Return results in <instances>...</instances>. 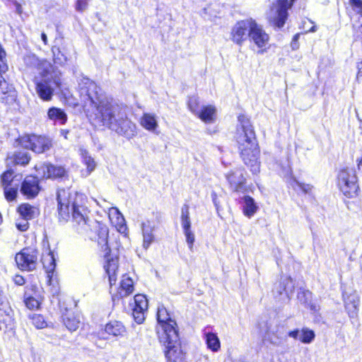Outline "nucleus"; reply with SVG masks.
I'll list each match as a JSON object with an SVG mask.
<instances>
[{
	"label": "nucleus",
	"mask_w": 362,
	"mask_h": 362,
	"mask_svg": "<svg viewBox=\"0 0 362 362\" xmlns=\"http://www.w3.org/2000/svg\"><path fill=\"white\" fill-rule=\"evenodd\" d=\"M183 233L185 235L186 242L189 246V248L190 249V250H192L193 245L195 240L193 232L192 231V230H188L183 231Z\"/></svg>",
	"instance_id": "49530a36"
},
{
	"label": "nucleus",
	"mask_w": 362,
	"mask_h": 362,
	"mask_svg": "<svg viewBox=\"0 0 362 362\" xmlns=\"http://www.w3.org/2000/svg\"><path fill=\"white\" fill-rule=\"evenodd\" d=\"M62 57H64V59H63V60H62V61H63V62H64V61H66V58L64 57V54H62Z\"/></svg>",
	"instance_id": "0e129e2a"
},
{
	"label": "nucleus",
	"mask_w": 362,
	"mask_h": 362,
	"mask_svg": "<svg viewBox=\"0 0 362 362\" xmlns=\"http://www.w3.org/2000/svg\"><path fill=\"white\" fill-rule=\"evenodd\" d=\"M13 173L12 171H7L2 175L1 182L3 187H5V185H10V184L15 180L21 181V178H18L16 175L13 176Z\"/></svg>",
	"instance_id": "ea45409f"
},
{
	"label": "nucleus",
	"mask_w": 362,
	"mask_h": 362,
	"mask_svg": "<svg viewBox=\"0 0 362 362\" xmlns=\"http://www.w3.org/2000/svg\"><path fill=\"white\" fill-rule=\"evenodd\" d=\"M205 358H206V360H208V359H209V357H208L207 356H205Z\"/></svg>",
	"instance_id": "774afa93"
},
{
	"label": "nucleus",
	"mask_w": 362,
	"mask_h": 362,
	"mask_svg": "<svg viewBox=\"0 0 362 362\" xmlns=\"http://www.w3.org/2000/svg\"><path fill=\"white\" fill-rule=\"evenodd\" d=\"M350 4L354 11L360 16L362 15V1L361 0H350Z\"/></svg>",
	"instance_id": "de8ad7c7"
},
{
	"label": "nucleus",
	"mask_w": 362,
	"mask_h": 362,
	"mask_svg": "<svg viewBox=\"0 0 362 362\" xmlns=\"http://www.w3.org/2000/svg\"><path fill=\"white\" fill-rule=\"evenodd\" d=\"M23 62L25 65L29 69L36 67L40 75L42 74L44 72L42 69H41L42 64L44 62H49L47 60H40L34 54H25L23 57Z\"/></svg>",
	"instance_id": "b1692460"
},
{
	"label": "nucleus",
	"mask_w": 362,
	"mask_h": 362,
	"mask_svg": "<svg viewBox=\"0 0 362 362\" xmlns=\"http://www.w3.org/2000/svg\"><path fill=\"white\" fill-rule=\"evenodd\" d=\"M38 174L44 178H59L66 174L65 169L62 166H55L51 164H43L37 168Z\"/></svg>",
	"instance_id": "f3484780"
},
{
	"label": "nucleus",
	"mask_w": 362,
	"mask_h": 362,
	"mask_svg": "<svg viewBox=\"0 0 362 362\" xmlns=\"http://www.w3.org/2000/svg\"><path fill=\"white\" fill-rule=\"evenodd\" d=\"M1 318H2L1 320L6 324V328H11L13 326L14 318L13 317V311L11 309H9L6 313V317L5 319L3 318L2 315H0V319Z\"/></svg>",
	"instance_id": "37998d69"
},
{
	"label": "nucleus",
	"mask_w": 362,
	"mask_h": 362,
	"mask_svg": "<svg viewBox=\"0 0 362 362\" xmlns=\"http://www.w3.org/2000/svg\"><path fill=\"white\" fill-rule=\"evenodd\" d=\"M292 5L288 0H278L269 16V23L277 28H282L288 17V10Z\"/></svg>",
	"instance_id": "9d476101"
},
{
	"label": "nucleus",
	"mask_w": 362,
	"mask_h": 362,
	"mask_svg": "<svg viewBox=\"0 0 362 362\" xmlns=\"http://www.w3.org/2000/svg\"><path fill=\"white\" fill-rule=\"evenodd\" d=\"M356 28L362 33V15L359 16L358 22L354 25Z\"/></svg>",
	"instance_id": "6e6d98bb"
},
{
	"label": "nucleus",
	"mask_w": 362,
	"mask_h": 362,
	"mask_svg": "<svg viewBox=\"0 0 362 362\" xmlns=\"http://www.w3.org/2000/svg\"><path fill=\"white\" fill-rule=\"evenodd\" d=\"M258 52H259V53L262 54V53L264 52V50H263V49H261V50H259Z\"/></svg>",
	"instance_id": "338daca9"
},
{
	"label": "nucleus",
	"mask_w": 362,
	"mask_h": 362,
	"mask_svg": "<svg viewBox=\"0 0 362 362\" xmlns=\"http://www.w3.org/2000/svg\"><path fill=\"white\" fill-rule=\"evenodd\" d=\"M42 262L47 273L54 271L56 264L54 255L52 252L49 251L42 255Z\"/></svg>",
	"instance_id": "f704fd0d"
},
{
	"label": "nucleus",
	"mask_w": 362,
	"mask_h": 362,
	"mask_svg": "<svg viewBox=\"0 0 362 362\" xmlns=\"http://www.w3.org/2000/svg\"><path fill=\"white\" fill-rule=\"evenodd\" d=\"M134 291L133 280L127 275L122 276V279L120 282V286L118 290V294L121 298L129 296Z\"/></svg>",
	"instance_id": "393cba45"
},
{
	"label": "nucleus",
	"mask_w": 362,
	"mask_h": 362,
	"mask_svg": "<svg viewBox=\"0 0 362 362\" xmlns=\"http://www.w3.org/2000/svg\"><path fill=\"white\" fill-rule=\"evenodd\" d=\"M41 37L44 43L46 45L47 43V37L45 33H42L41 35Z\"/></svg>",
	"instance_id": "13d9d810"
},
{
	"label": "nucleus",
	"mask_w": 362,
	"mask_h": 362,
	"mask_svg": "<svg viewBox=\"0 0 362 362\" xmlns=\"http://www.w3.org/2000/svg\"><path fill=\"white\" fill-rule=\"evenodd\" d=\"M312 298V293L308 290L301 289L298 293V298L304 303H307Z\"/></svg>",
	"instance_id": "c03bdc74"
},
{
	"label": "nucleus",
	"mask_w": 362,
	"mask_h": 362,
	"mask_svg": "<svg viewBox=\"0 0 362 362\" xmlns=\"http://www.w3.org/2000/svg\"><path fill=\"white\" fill-rule=\"evenodd\" d=\"M252 21V19H247L236 23L232 31L233 42L240 45L250 37Z\"/></svg>",
	"instance_id": "ddd939ff"
},
{
	"label": "nucleus",
	"mask_w": 362,
	"mask_h": 362,
	"mask_svg": "<svg viewBox=\"0 0 362 362\" xmlns=\"http://www.w3.org/2000/svg\"><path fill=\"white\" fill-rule=\"evenodd\" d=\"M16 227L21 231H25L28 228V223L25 220L23 223H16Z\"/></svg>",
	"instance_id": "864d4df0"
},
{
	"label": "nucleus",
	"mask_w": 362,
	"mask_h": 362,
	"mask_svg": "<svg viewBox=\"0 0 362 362\" xmlns=\"http://www.w3.org/2000/svg\"><path fill=\"white\" fill-rule=\"evenodd\" d=\"M226 178L233 190L240 191L243 189L245 182L243 170L237 168L232 170L226 175Z\"/></svg>",
	"instance_id": "6ab92c4d"
},
{
	"label": "nucleus",
	"mask_w": 362,
	"mask_h": 362,
	"mask_svg": "<svg viewBox=\"0 0 362 362\" xmlns=\"http://www.w3.org/2000/svg\"><path fill=\"white\" fill-rule=\"evenodd\" d=\"M141 229L143 238L142 247L146 250L155 240L156 224L153 221L146 220L141 223Z\"/></svg>",
	"instance_id": "dca6fc26"
},
{
	"label": "nucleus",
	"mask_w": 362,
	"mask_h": 362,
	"mask_svg": "<svg viewBox=\"0 0 362 362\" xmlns=\"http://www.w3.org/2000/svg\"><path fill=\"white\" fill-rule=\"evenodd\" d=\"M31 319L33 325L37 329H42L47 326L44 317L40 315H33Z\"/></svg>",
	"instance_id": "79ce46f5"
},
{
	"label": "nucleus",
	"mask_w": 362,
	"mask_h": 362,
	"mask_svg": "<svg viewBox=\"0 0 362 362\" xmlns=\"http://www.w3.org/2000/svg\"><path fill=\"white\" fill-rule=\"evenodd\" d=\"M315 337L314 331L308 327H304L301 329L299 340L303 344H310L314 340Z\"/></svg>",
	"instance_id": "4c0bfd02"
},
{
	"label": "nucleus",
	"mask_w": 362,
	"mask_h": 362,
	"mask_svg": "<svg viewBox=\"0 0 362 362\" xmlns=\"http://www.w3.org/2000/svg\"><path fill=\"white\" fill-rule=\"evenodd\" d=\"M20 184V180H15L10 185L4 187L5 198L7 201L11 202L16 199Z\"/></svg>",
	"instance_id": "c756f323"
},
{
	"label": "nucleus",
	"mask_w": 362,
	"mask_h": 362,
	"mask_svg": "<svg viewBox=\"0 0 362 362\" xmlns=\"http://www.w3.org/2000/svg\"><path fill=\"white\" fill-rule=\"evenodd\" d=\"M300 332H301V330H300L298 329L291 330V331H289L286 334V337L288 336L294 339H299V337H300Z\"/></svg>",
	"instance_id": "8fccbe9b"
},
{
	"label": "nucleus",
	"mask_w": 362,
	"mask_h": 362,
	"mask_svg": "<svg viewBox=\"0 0 362 362\" xmlns=\"http://www.w3.org/2000/svg\"><path fill=\"white\" fill-rule=\"evenodd\" d=\"M20 143L23 148L30 149L37 153L49 150L52 145L49 138L35 134L22 136Z\"/></svg>",
	"instance_id": "6e6552de"
},
{
	"label": "nucleus",
	"mask_w": 362,
	"mask_h": 362,
	"mask_svg": "<svg viewBox=\"0 0 362 362\" xmlns=\"http://www.w3.org/2000/svg\"><path fill=\"white\" fill-rule=\"evenodd\" d=\"M98 243L105 252V264L104 268L109 276L110 284L112 286L116 281V272L117 270L118 259L110 255V250L107 245L108 230L106 227H100L98 233Z\"/></svg>",
	"instance_id": "39448f33"
},
{
	"label": "nucleus",
	"mask_w": 362,
	"mask_h": 362,
	"mask_svg": "<svg viewBox=\"0 0 362 362\" xmlns=\"http://www.w3.org/2000/svg\"><path fill=\"white\" fill-rule=\"evenodd\" d=\"M160 343L165 347V356L168 362H183L185 360V354L181 349L180 342L177 332H176V339H171L170 335L166 336L165 341H159Z\"/></svg>",
	"instance_id": "1a4fd4ad"
},
{
	"label": "nucleus",
	"mask_w": 362,
	"mask_h": 362,
	"mask_svg": "<svg viewBox=\"0 0 362 362\" xmlns=\"http://www.w3.org/2000/svg\"><path fill=\"white\" fill-rule=\"evenodd\" d=\"M96 83L88 78L82 77L78 81V92L84 106L91 105L95 112L90 119L107 127L128 139L136 134V126L127 116L123 108L98 91Z\"/></svg>",
	"instance_id": "f257e3e1"
},
{
	"label": "nucleus",
	"mask_w": 362,
	"mask_h": 362,
	"mask_svg": "<svg viewBox=\"0 0 362 362\" xmlns=\"http://www.w3.org/2000/svg\"><path fill=\"white\" fill-rule=\"evenodd\" d=\"M30 160V156L27 151H18L13 155V161L17 165H26Z\"/></svg>",
	"instance_id": "c9c22d12"
},
{
	"label": "nucleus",
	"mask_w": 362,
	"mask_h": 362,
	"mask_svg": "<svg viewBox=\"0 0 362 362\" xmlns=\"http://www.w3.org/2000/svg\"><path fill=\"white\" fill-rule=\"evenodd\" d=\"M57 199L58 213L60 219L67 221L72 217L74 226L78 233H84L90 230V220L88 207L86 206V197L69 188L59 189Z\"/></svg>",
	"instance_id": "f03ea898"
},
{
	"label": "nucleus",
	"mask_w": 362,
	"mask_h": 362,
	"mask_svg": "<svg viewBox=\"0 0 362 362\" xmlns=\"http://www.w3.org/2000/svg\"><path fill=\"white\" fill-rule=\"evenodd\" d=\"M41 69L44 72L40 75V79H35L36 91L42 100L49 101L53 95L54 86L59 87L61 80L50 62L42 63Z\"/></svg>",
	"instance_id": "20e7f679"
},
{
	"label": "nucleus",
	"mask_w": 362,
	"mask_h": 362,
	"mask_svg": "<svg viewBox=\"0 0 362 362\" xmlns=\"http://www.w3.org/2000/svg\"><path fill=\"white\" fill-rule=\"evenodd\" d=\"M338 186L344 196L352 198L357 195L358 185L356 172L352 168L341 170L337 176Z\"/></svg>",
	"instance_id": "0eeeda50"
},
{
	"label": "nucleus",
	"mask_w": 362,
	"mask_h": 362,
	"mask_svg": "<svg viewBox=\"0 0 362 362\" xmlns=\"http://www.w3.org/2000/svg\"><path fill=\"white\" fill-rule=\"evenodd\" d=\"M86 8V3L82 0H78L76 5V8L78 11H83Z\"/></svg>",
	"instance_id": "3c124183"
},
{
	"label": "nucleus",
	"mask_w": 362,
	"mask_h": 362,
	"mask_svg": "<svg viewBox=\"0 0 362 362\" xmlns=\"http://www.w3.org/2000/svg\"><path fill=\"white\" fill-rule=\"evenodd\" d=\"M109 217L112 220V218H115L116 224H122L124 219L122 214L119 212L117 208L112 207L109 210Z\"/></svg>",
	"instance_id": "a19ab883"
},
{
	"label": "nucleus",
	"mask_w": 362,
	"mask_h": 362,
	"mask_svg": "<svg viewBox=\"0 0 362 362\" xmlns=\"http://www.w3.org/2000/svg\"><path fill=\"white\" fill-rule=\"evenodd\" d=\"M238 122L235 138L241 158L245 164L250 168L251 171L257 173L259 171V149L255 131L246 116L240 115Z\"/></svg>",
	"instance_id": "7ed1b4c3"
},
{
	"label": "nucleus",
	"mask_w": 362,
	"mask_h": 362,
	"mask_svg": "<svg viewBox=\"0 0 362 362\" xmlns=\"http://www.w3.org/2000/svg\"><path fill=\"white\" fill-rule=\"evenodd\" d=\"M13 281H14L15 284L18 286L23 285L25 283V280H24L23 277L21 275H16L13 279Z\"/></svg>",
	"instance_id": "603ef678"
},
{
	"label": "nucleus",
	"mask_w": 362,
	"mask_h": 362,
	"mask_svg": "<svg viewBox=\"0 0 362 362\" xmlns=\"http://www.w3.org/2000/svg\"><path fill=\"white\" fill-rule=\"evenodd\" d=\"M157 321L156 333L159 341H165L168 335L171 337L173 341V339H176V322L170 317L169 313L163 306L158 308Z\"/></svg>",
	"instance_id": "423d86ee"
},
{
	"label": "nucleus",
	"mask_w": 362,
	"mask_h": 362,
	"mask_svg": "<svg viewBox=\"0 0 362 362\" xmlns=\"http://www.w3.org/2000/svg\"><path fill=\"white\" fill-rule=\"evenodd\" d=\"M344 300L345 308L350 317L354 318L357 315L358 306L359 303L358 297L356 293L349 295L344 294Z\"/></svg>",
	"instance_id": "4be33fe9"
},
{
	"label": "nucleus",
	"mask_w": 362,
	"mask_h": 362,
	"mask_svg": "<svg viewBox=\"0 0 362 362\" xmlns=\"http://www.w3.org/2000/svg\"><path fill=\"white\" fill-rule=\"evenodd\" d=\"M243 200V214L248 218H251L257 212L258 206L255 200L250 196H245Z\"/></svg>",
	"instance_id": "bb28decb"
},
{
	"label": "nucleus",
	"mask_w": 362,
	"mask_h": 362,
	"mask_svg": "<svg viewBox=\"0 0 362 362\" xmlns=\"http://www.w3.org/2000/svg\"><path fill=\"white\" fill-rule=\"evenodd\" d=\"M250 37L261 49L266 47L269 40V35L254 20L250 30Z\"/></svg>",
	"instance_id": "2eb2a0df"
},
{
	"label": "nucleus",
	"mask_w": 362,
	"mask_h": 362,
	"mask_svg": "<svg viewBox=\"0 0 362 362\" xmlns=\"http://www.w3.org/2000/svg\"><path fill=\"white\" fill-rule=\"evenodd\" d=\"M37 252L31 248H24L16 255L18 267L22 270L32 271L36 268Z\"/></svg>",
	"instance_id": "9b49d317"
},
{
	"label": "nucleus",
	"mask_w": 362,
	"mask_h": 362,
	"mask_svg": "<svg viewBox=\"0 0 362 362\" xmlns=\"http://www.w3.org/2000/svg\"><path fill=\"white\" fill-rule=\"evenodd\" d=\"M216 109L212 105H207L203 107L201 110H199L197 115L202 121L206 123L213 122L214 120Z\"/></svg>",
	"instance_id": "c85d7f7f"
},
{
	"label": "nucleus",
	"mask_w": 362,
	"mask_h": 362,
	"mask_svg": "<svg viewBox=\"0 0 362 362\" xmlns=\"http://www.w3.org/2000/svg\"><path fill=\"white\" fill-rule=\"evenodd\" d=\"M132 315L138 324H141L145 320V314L148 309V300L144 295L137 294L134 298Z\"/></svg>",
	"instance_id": "f8f14e48"
},
{
	"label": "nucleus",
	"mask_w": 362,
	"mask_h": 362,
	"mask_svg": "<svg viewBox=\"0 0 362 362\" xmlns=\"http://www.w3.org/2000/svg\"><path fill=\"white\" fill-rule=\"evenodd\" d=\"M140 124L145 129L152 132H155L158 127L157 117L152 113H144Z\"/></svg>",
	"instance_id": "5701e85b"
},
{
	"label": "nucleus",
	"mask_w": 362,
	"mask_h": 362,
	"mask_svg": "<svg viewBox=\"0 0 362 362\" xmlns=\"http://www.w3.org/2000/svg\"><path fill=\"white\" fill-rule=\"evenodd\" d=\"M64 323L69 330L74 332L78 328L80 320L73 313H69L64 317Z\"/></svg>",
	"instance_id": "72a5a7b5"
},
{
	"label": "nucleus",
	"mask_w": 362,
	"mask_h": 362,
	"mask_svg": "<svg viewBox=\"0 0 362 362\" xmlns=\"http://www.w3.org/2000/svg\"><path fill=\"white\" fill-rule=\"evenodd\" d=\"M316 31V27L315 26H313L310 30V32H315Z\"/></svg>",
	"instance_id": "680f3d73"
},
{
	"label": "nucleus",
	"mask_w": 362,
	"mask_h": 362,
	"mask_svg": "<svg viewBox=\"0 0 362 362\" xmlns=\"http://www.w3.org/2000/svg\"><path fill=\"white\" fill-rule=\"evenodd\" d=\"M69 132L67 129H61L60 130V135L62 136L64 139H67V136L69 134Z\"/></svg>",
	"instance_id": "4d7b16f0"
},
{
	"label": "nucleus",
	"mask_w": 362,
	"mask_h": 362,
	"mask_svg": "<svg viewBox=\"0 0 362 362\" xmlns=\"http://www.w3.org/2000/svg\"><path fill=\"white\" fill-rule=\"evenodd\" d=\"M266 337L269 342L274 346H280L286 339V329L284 324L279 323L268 328Z\"/></svg>",
	"instance_id": "4468645a"
},
{
	"label": "nucleus",
	"mask_w": 362,
	"mask_h": 362,
	"mask_svg": "<svg viewBox=\"0 0 362 362\" xmlns=\"http://www.w3.org/2000/svg\"><path fill=\"white\" fill-rule=\"evenodd\" d=\"M288 182L293 188V189L297 190L299 189L304 193H310L313 188L310 185L299 182L293 177L289 178Z\"/></svg>",
	"instance_id": "e433bc0d"
},
{
	"label": "nucleus",
	"mask_w": 362,
	"mask_h": 362,
	"mask_svg": "<svg viewBox=\"0 0 362 362\" xmlns=\"http://www.w3.org/2000/svg\"><path fill=\"white\" fill-rule=\"evenodd\" d=\"M291 171L290 168L288 167V169L286 170L285 175H291Z\"/></svg>",
	"instance_id": "052dcab7"
},
{
	"label": "nucleus",
	"mask_w": 362,
	"mask_h": 362,
	"mask_svg": "<svg viewBox=\"0 0 362 362\" xmlns=\"http://www.w3.org/2000/svg\"><path fill=\"white\" fill-rule=\"evenodd\" d=\"M82 157L84 164L87 166V173L89 175L95 168V163L93 158L86 151L82 152Z\"/></svg>",
	"instance_id": "58836bf2"
},
{
	"label": "nucleus",
	"mask_w": 362,
	"mask_h": 362,
	"mask_svg": "<svg viewBox=\"0 0 362 362\" xmlns=\"http://www.w3.org/2000/svg\"><path fill=\"white\" fill-rule=\"evenodd\" d=\"M298 39H299V34H296L293 36L292 42H291V47H292L293 49H296L298 47Z\"/></svg>",
	"instance_id": "5fc2aeb1"
},
{
	"label": "nucleus",
	"mask_w": 362,
	"mask_h": 362,
	"mask_svg": "<svg viewBox=\"0 0 362 362\" xmlns=\"http://www.w3.org/2000/svg\"><path fill=\"white\" fill-rule=\"evenodd\" d=\"M53 53H54V55L55 56V52L54 50H52ZM54 61L56 62H59V63H63V61L60 59V58H58V57H54Z\"/></svg>",
	"instance_id": "bf43d9fd"
},
{
	"label": "nucleus",
	"mask_w": 362,
	"mask_h": 362,
	"mask_svg": "<svg viewBox=\"0 0 362 362\" xmlns=\"http://www.w3.org/2000/svg\"><path fill=\"white\" fill-rule=\"evenodd\" d=\"M18 211L27 221L35 218L39 214L38 209L29 204H23L19 206Z\"/></svg>",
	"instance_id": "cd10ccee"
},
{
	"label": "nucleus",
	"mask_w": 362,
	"mask_h": 362,
	"mask_svg": "<svg viewBox=\"0 0 362 362\" xmlns=\"http://www.w3.org/2000/svg\"><path fill=\"white\" fill-rule=\"evenodd\" d=\"M104 331L112 337H123L127 332L125 326L118 320H111L107 322L105 326Z\"/></svg>",
	"instance_id": "412c9836"
},
{
	"label": "nucleus",
	"mask_w": 362,
	"mask_h": 362,
	"mask_svg": "<svg viewBox=\"0 0 362 362\" xmlns=\"http://www.w3.org/2000/svg\"><path fill=\"white\" fill-rule=\"evenodd\" d=\"M181 225L183 231L191 230V220L189 217V207L187 204H184L181 209Z\"/></svg>",
	"instance_id": "2f4dec72"
},
{
	"label": "nucleus",
	"mask_w": 362,
	"mask_h": 362,
	"mask_svg": "<svg viewBox=\"0 0 362 362\" xmlns=\"http://www.w3.org/2000/svg\"><path fill=\"white\" fill-rule=\"evenodd\" d=\"M62 57H64V59H63V60H62V61H63V62H64V61H66V58L64 57V54H62Z\"/></svg>",
	"instance_id": "e2e57ef3"
},
{
	"label": "nucleus",
	"mask_w": 362,
	"mask_h": 362,
	"mask_svg": "<svg viewBox=\"0 0 362 362\" xmlns=\"http://www.w3.org/2000/svg\"><path fill=\"white\" fill-rule=\"evenodd\" d=\"M16 92L12 85L9 84L0 74V100L10 103L15 100Z\"/></svg>",
	"instance_id": "aec40b11"
},
{
	"label": "nucleus",
	"mask_w": 362,
	"mask_h": 362,
	"mask_svg": "<svg viewBox=\"0 0 362 362\" xmlns=\"http://www.w3.org/2000/svg\"><path fill=\"white\" fill-rule=\"evenodd\" d=\"M48 118L54 122H59L61 124H64L67 121V115L63 110L58 107H51L47 111Z\"/></svg>",
	"instance_id": "a878e982"
},
{
	"label": "nucleus",
	"mask_w": 362,
	"mask_h": 362,
	"mask_svg": "<svg viewBox=\"0 0 362 362\" xmlns=\"http://www.w3.org/2000/svg\"><path fill=\"white\" fill-rule=\"evenodd\" d=\"M279 289L276 288H275L276 291H274V292H277L279 295H282L284 291L287 296L288 293L293 292L294 288V285L290 277H285L284 279H282L281 281L279 283Z\"/></svg>",
	"instance_id": "473e14b6"
},
{
	"label": "nucleus",
	"mask_w": 362,
	"mask_h": 362,
	"mask_svg": "<svg viewBox=\"0 0 362 362\" xmlns=\"http://www.w3.org/2000/svg\"><path fill=\"white\" fill-rule=\"evenodd\" d=\"M21 192L28 197H35L39 191V182L36 177L28 176L21 183Z\"/></svg>",
	"instance_id": "a211bd4d"
},
{
	"label": "nucleus",
	"mask_w": 362,
	"mask_h": 362,
	"mask_svg": "<svg viewBox=\"0 0 362 362\" xmlns=\"http://www.w3.org/2000/svg\"><path fill=\"white\" fill-rule=\"evenodd\" d=\"M205 339L208 349H209L214 352H216L220 349V340L216 334L212 332L206 333Z\"/></svg>",
	"instance_id": "7c9ffc66"
},
{
	"label": "nucleus",
	"mask_w": 362,
	"mask_h": 362,
	"mask_svg": "<svg viewBox=\"0 0 362 362\" xmlns=\"http://www.w3.org/2000/svg\"><path fill=\"white\" fill-rule=\"evenodd\" d=\"M189 110L195 115L199 113V101L196 97H190L188 101Z\"/></svg>",
	"instance_id": "a18cd8bd"
},
{
	"label": "nucleus",
	"mask_w": 362,
	"mask_h": 362,
	"mask_svg": "<svg viewBox=\"0 0 362 362\" xmlns=\"http://www.w3.org/2000/svg\"><path fill=\"white\" fill-rule=\"evenodd\" d=\"M360 122H361V124H360V128H361V130H362V121L361 120Z\"/></svg>",
	"instance_id": "69168bd1"
},
{
	"label": "nucleus",
	"mask_w": 362,
	"mask_h": 362,
	"mask_svg": "<svg viewBox=\"0 0 362 362\" xmlns=\"http://www.w3.org/2000/svg\"><path fill=\"white\" fill-rule=\"evenodd\" d=\"M26 306L29 309H35L38 308L40 306V303L37 300L33 297H29L25 300Z\"/></svg>",
	"instance_id": "09e8293b"
}]
</instances>
